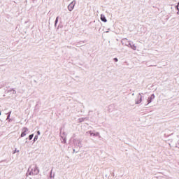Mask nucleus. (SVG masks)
<instances>
[{
    "instance_id": "nucleus-1",
    "label": "nucleus",
    "mask_w": 179,
    "mask_h": 179,
    "mask_svg": "<svg viewBox=\"0 0 179 179\" xmlns=\"http://www.w3.org/2000/svg\"><path fill=\"white\" fill-rule=\"evenodd\" d=\"M125 40H127V38H123L122 40V44L123 45H126L127 47H129L130 48H131V50H133L134 51H136V45H135L134 44H131V43H129V44H127L125 43Z\"/></svg>"
},
{
    "instance_id": "nucleus-2",
    "label": "nucleus",
    "mask_w": 179,
    "mask_h": 179,
    "mask_svg": "<svg viewBox=\"0 0 179 179\" xmlns=\"http://www.w3.org/2000/svg\"><path fill=\"white\" fill-rule=\"evenodd\" d=\"M29 132H30V131L29 130V128L24 127L22 128L21 129V138H24V136H26L27 135V134H29Z\"/></svg>"
},
{
    "instance_id": "nucleus-3",
    "label": "nucleus",
    "mask_w": 179,
    "mask_h": 179,
    "mask_svg": "<svg viewBox=\"0 0 179 179\" xmlns=\"http://www.w3.org/2000/svg\"><path fill=\"white\" fill-rule=\"evenodd\" d=\"M38 173H40L38 168L37 166H34L29 173V176H37Z\"/></svg>"
},
{
    "instance_id": "nucleus-4",
    "label": "nucleus",
    "mask_w": 179,
    "mask_h": 179,
    "mask_svg": "<svg viewBox=\"0 0 179 179\" xmlns=\"http://www.w3.org/2000/svg\"><path fill=\"white\" fill-rule=\"evenodd\" d=\"M76 5V1L73 0L67 7V9L69 12H72L73 9H74L75 6Z\"/></svg>"
},
{
    "instance_id": "nucleus-5",
    "label": "nucleus",
    "mask_w": 179,
    "mask_h": 179,
    "mask_svg": "<svg viewBox=\"0 0 179 179\" xmlns=\"http://www.w3.org/2000/svg\"><path fill=\"white\" fill-rule=\"evenodd\" d=\"M87 134L90 135V136H99L100 138V133L95 131H88Z\"/></svg>"
},
{
    "instance_id": "nucleus-6",
    "label": "nucleus",
    "mask_w": 179,
    "mask_h": 179,
    "mask_svg": "<svg viewBox=\"0 0 179 179\" xmlns=\"http://www.w3.org/2000/svg\"><path fill=\"white\" fill-rule=\"evenodd\" d=\"M134 101L135 104H141L142 103V96H141V93L138 94Z\"/></svg>"
},
{
    "instance_id": "nucleus-7",
    "label": "nucleus",
    "mask_w": 179,
    "mask_h": 179,
    "mask_svg": "<svg viewBox=\"0 0 179 179\" xmlns=\"http://www.w3.org/2000/svg\"><path fill=\"white\" fill-rule=\"evenodd\" d=\"M156 96H155V94H151L147 99V104H150V103H152V101H153V100H155Z\"/></svg>"
},
{
    "instance_id": "nucleus-8",
    "label": "nucleus",
    "mask_w": 179,
    "mask_h": 179,
    "mask_svg": "<svg viewBox=\"0 0 179 179\" xmlns=\"http://www.w3.org/2000/svg\"><path fill=\"white\" fill-rule=\"evenodd\" d=\"M73 143L76 145V146H81L82 141L79 139H75Z\"/></svg>"
},
{
    "instance_id": "nucleus-9",
    "label": "nucleus",
    "mask_w": 179,
    "mask_h": 179,
    "mask_svg": "<svg viewBox=\"0 0 179 179\" xmlns=\"http://www.w3.org/2000/svg\"><path fill=\"white\" fill-rule=\"evenodd\" d=\"M101 20L102 22H104V23H106L107 19L106 18V16L103 14L101 15Z\"/></svg>"
},
{
    "instance_id": "nucleus-10",
    "label": "nucleus",
    "mask_w": 179,
    "mask_h": 179,
    "mask_svg": "<svg viewBox=\"0 0 179 179\" xmlns=\"http://www.w3.org/2000/svg\"><path fill=\"white\" fill-rule=\"evenodd\" d=\"M60 136L63 139L64 143H66V136L65 134L62 135V134H61Z\"/></svg>"
},
{
    "instance_id": "nucleus-11",
    "label": "nucleus",
    "mask_w": 179,
    "mask_h": 179,
    "mask_svg": "<svg viewBox=\"0 0 179 179\" xmlns=\"http://www.w3.org/2000/svg\"><path fill=\"white\" fill-rule=\"evenodd\" d=\"M176 9L178 10V12L176 13H177V15H179V2L178 3V5L176 6Z\"/></svg>"
},
{
    "instance_id": "nucleus-12",
    "label": "nucleus",
    "mask_w": 179,
    "mask_h": 179,
    "mask_svg": "<svg viewBox=\"0 0 179 179\" xmlns=\"http://www.w3.org/2000/svg\"><path fill=\"white\" fill-rule=\"evenodd\" d=\"M33 136H34V134H31L29 136V141H31V139H33Z\"/></svg>"
},
{
    "instance_id": "nucleus-13",
    "label": "nucleus",
    "mask_w": 179,
    "mask_h": 179,
    "mask_svg": "<svg viewBox=\"0 0 179 179\" xmlns=\"http://www.w3.org/2000/svg\"><path fill=\"white\" fill-rule=\"evenodd\" d=\"M59 17H56V20H55V26H57V23H58V19Z\"/></svg>"
},
{
    "instance_id": "nucleus-14",
    "label": "nucleus",
    "mask_w": 179,
    "mask_h": 179,
    "mask_svg": "<svg viewBox=\"0 0 179 179\" xmlns=\"http://www.w3.org/2000/svg\"><path fill=\"white\" fill-rule=\"evenodd\" d=\"M79 122H83L85 121V118L78 119Z\"/></svg>"
},
{
    "instance_id": "nucleus-15",
    "label": "nucleus",
    "mask_w": 179,
    "mask_h": 179,
    "mask_svg": "<svg viewBox=\"0 0 179 179\" xmlns=\"http://www.w3.org/2000/svg\"><path fill=\"white\" fill-rule=\"evenodd\" d=\"M10 114H12V111L8 112V115L7 117V120H9V118L10 117Z\"/></svg>"
},
{
    "instance_id": "nucleus-16",
    "label": "nucleus",
    "mask_w": 179,
    "mask_h": 179,
    "mask_svg": "<svg viewBox=\"0 0 179 179\" xmlns=\"http://www.w3.org/2000/svg\"><path fill=\"white\" fill-rule=\"evenodd\" d=\"M38 139V136H35L34 138V141L36 142Z\"/></svg>"
},
{
    "instance_id": "nucleus-17",
    "label": "nucleus",
    "mask_w": 179,
    "mask_h": 179,
    "mask_svg": "<svg viewBox=\"0 0 179 179\" xmlns=\"http://www.w3.org/2000/svg\"><path fill=\"white\" fill-rule=\"evenodd\" d=\"M19 152H20V150H17V149L15 148V150L14 152H13V155H15V153H19Z\"/></svg>"
},
{
    "instance_id": "nucleus-18",
    "label": "nucleus",
    "mask_w": 179,
    "mask_h": 179,
    "mask_svg": "<svg viewBox=\"0 0 179 179\" xmlns=\"http://www.w3.org/2000/svg\"><path fill=\"white\" fill-rule=\"evenodd\" d=\"M114 59H115V62H118V59L115 58Z\"/></svg>"
},
{
    "instance_id": "nucleus-19",
    "label": "nucleus",
    "mask_w": 179,
    "mask_h": 179,
    "mask_svg": "<svg viewBox=\"0 0 179 179\" xmlns=\"http://www.w3.org/2000/svg\"><path fill=\"white\" fill-rule=\"evenodd\" d=\"M41 133L40 132V131H37V134H38V135H41Z\"/></svg>"
},
{
    "instance_id": "nucleus-20",
    "label": "nucleus",
    "mask_w": 179,
    "mask_h": 179,
    "mask_svg": "<svg viewBox=\"0 0 179 179\" xmlns=\"http://www.w3.org/2000/svg\"><path fill=\"white\" fill-rule=\"evenodd\" d=\"M13 94H16V92L14 90H13Z\"/></svg>"
},
{
    "instance_id": "nucleus-21",
    "label": "nucleus",
    "mask_w": 179,
    "mask_h": 179,
    "mask_svg": "<svg viewBox=\"0 0 179 179\" xmlns=\"http://www.w3.org/2000/svg\"><path fill=\"white\" fill-rule=\"evenodd\" d=\"M0 115H2V112L0 111Z\"/></svg>"
},
{
    "instance_id": "nucleus-22",
    "label": "nucleus",
    "mask_w": 179,
    "mask_h": 179,
    "mask_svg": "<svg viewBox=\"0 0 179 179\" xmlns=\"http://www.w3.org/2000/svg\"><path fill=\"white\" fill-rule=\"evenodd\" d=\"M51 174H52V171H51V172H50V175H51Z\"/></svg>"
},
{
    "instance_id": "nucleus-23",
    "label": "nucleus",
    "mask_w": 179,
    "mask_h": 179,
    "mask_svg": "<svg viewBox=\"0 0 179 179\" xmlns=\"http://www.w3.org/2000/svg\"><path fill=\"white\" fill-rule=\"evenodd\" d=\"M132 96H135V94L133 93V94H132Z\"/></svg>"
},
{
    "instance_id": "nucleus-24",
    "label": "nucleus",
    "mask_w": 179,
    "mask_h": 179,
    "mask_svg": "<svg viewBox=\"0 0 179 179\" xmlns=\"http://www.w3.org/2000/svg\"><path fill=\"white\" fill-rule=\"evenodd\" d=\"M178 8H179V6H178Z\"/></svg>"
}]
</instances>
